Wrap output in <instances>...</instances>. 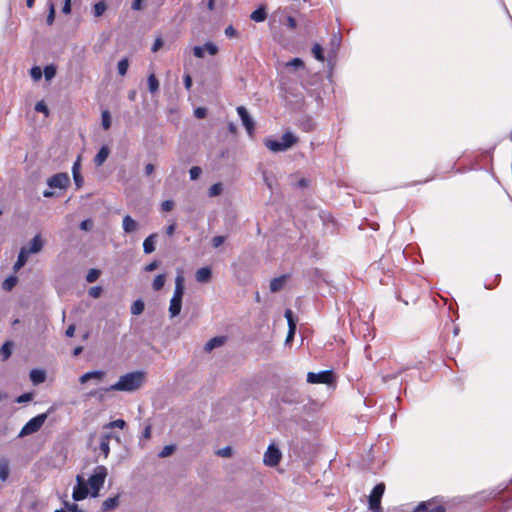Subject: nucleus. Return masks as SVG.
<instances>
[{
	"label": "nucleus",
	"instance_id": "obj_1",
	"mask_svg": "<svg viewBox=\"0 0 512 512\" xmlns=\"http://www.w3.org/2000/svg\"><path fill=\"white\" fill-rule=\"evenodd\" d=\"M146 373L144 371H134L122 375L118 382L111 385L109 388H104L105 392L108 391H127L133 392L138 390L144 383Z\"/></svg>",
	"mask_w": 512,
	"mask_h": 512
},
{
	"label": "nucleus",
	"instance_id": "obj_2",
	"mask_svg": "<svg viewBox=\"0 0 512 512\" xmlns=\"http://www.w3.org/2000/svg\"><path fill=\"white\" fill-rule=\"evenodd\" d=\"M299 142V138L292 132H285L280 140L267 138L264 140L265 146L272 152H283L293 147Z\"/></svg>",
	"mask_w": 512,
	"mask_h": 512
},
{
	"label": "nucleus",
	"instance_id": "obj_3",
	"mask_svg": "<svg viewBox=\"0 0 512 512\" xmlns=\"http://www.w3.org/2000/svg\"><path fill=\"white\" fill-rule=\"evenodd\" d=\"M107 474L108 472L105 466L100 465L94 469V473L88 479V484L92 489V497L99 495V491L105 482Z\"/></svg>",
	"mask_w": 512,
	"mask_h": 512
},
{
	"label": "nucleus",
	"instance_id": "obj_4",
	"mask_svg": "<svg viewBox=\"0 0 512 512\" xmlns=\"http://www.w3.org/2000/svg\"><path fill=\"white\" fill-rule=\"evenodd\" d=\"M50 409L47 413L39 414L36 417L29 420L21 429L19 433V437H25L27 435L33 434L40 430L44 422L46 421L48 414L51 412Z\"/></svg>",
	"mask_w": 512,
	"mask_h": 512
},
{
	"label": "nucleus",
	"instance_id": "obj_5",
	"mask_svg": "<svg viewBox=\"0 0 512 512\" xmlns=\"http://www.w3.org/2000/svg\"><path fill=\"white\" fill-rule=\"evenodd\" d=\"M385 492V484L379 483L375 485L369 495V509L373 512H381V498Z\"/></svg>",
	"mask_w": 512,
	"mask_h": 512
},
{
	"label": "nucleus",
	"instance_id": "obj_6",
	"mask_svg": "<svg viewBox=\"0 0 512 512\" xmlns=\"http://www.w3.org/2000/svg\"><path fill=\"white\" fill-rule=\"evenodd\" d=\"M334 381V374L331 370H324L319 373L308 372L307 374V382L310 384L331 385Z\"/></svg>",
	"mask_w": 512,
	"mask_h": 512
},
{
	"label": "nucleus",
	"instance_id": "obj_7",
	"mask_svg": "<svg viewBox=\"0 0 512 512\" xmlns=\"http://www.w3.org/2000/svg\"><path fill=\"white\" fill-rule=\"evenodd\" d=\"M282 459V453L280 449L274 444H270L264 453L263 463L268 467L277 466Z\"/></svg>",
	"mask_w": 512,
	"mask_h": 512
},
{
	"label": "nucleus",
	"instance_id": "obj_8",
	"mask_svg": "<svg viewBox=\"0 0 512 512\" xmlns=\"http://www.w3.org/2000/svg\"><path fill=\"white\" fill-rule=\"evenodd\" d=\"M69 184L70 178L67 173H57L47 180V185L50 188L66 189Z\"/></svg>",
	"mask_w": 512,
	"mask_h": 512
},
{
	"label": "nucleus",
	"instance_id": "obj_9",
	"mask_svg": "<svg viewBox=\"0 0 512 512\" xmlns=\"http://www.w3.org/2000/svg\"><path fill=\"white\" fill-rule=\"evenodd\" d=\"M76 481L77 486L73 490L72 497L75 501H80L88 496L89 490L87 488V484L83 476L77 475Z\"/></svg>",
	"mask_w": 512,
	"mask_h": 512
},
{
	"label": "nucleus",
	"instance_id": "obj_10",
	"mask_svg": "<svg viewBox=\"0 0 512 512\" xmlns=\"http://www.w3.org/2000/svg\"><path fill=\"white\" fill-rule=\"evenodd\" d=\"M413 512H446V508L442 504H436L433 500L420 502Z\"/></svg>",
	"mask_w": 512,
	"mask_h": 512
},
{
	"label": "nucleus",
	"instance_id": "obj_11",
	"mask_svg": "<svg viewBox=\"0 0 512 512\" xmlns=\"http://www.w3.org/2000/svg\"><path fill=\"white\" fill-rule=\"evenodd\" d=\"M237 112L239 116L241 117L242 123L245 126L247 132L249 135H252L254 122L250 115L248 114L247 110L243 106H239L237 108Z\"/></svg>",
	"mask_w": 512,
	"mask_h": 512
},
{
	"label": "nucleus",
	"instance_id": "obj_12",
	"mask_svg": "<svg viewBox=\"0 0 512 512\" xmlns=\"http://www.w3.org/2000/svg\"><path fill=\"white\" fill-rule=\"evenodd\" d=\"M80 161H81V156H78L77 160L75 161V163L73 164V167H72L73 179H74V182H75V185L77 188H81L84 183V179L80 173V169H81Z\"/></svg>",
	"mask_w": 512,
	"mask_h": 512
},
{
	"label": "nucleus",
	"instance_id": "obj_13",
	"mask_svg": "<svg viewBox=\"0 0 512 512\" xmlns=\"http://www.w3.org/2000/svg\"><path fill=\"white\" fill-rule=\"evenodd\" d=\"M123 230L125 233H134L138 230L139 224L131 216L126 215L122 221Z\"/></svg>",
	"mask_w": 512,
	"mask_h": 512
},
{
	"label": "nucleus",
	"instance_id": "obj_14",
	"mask_svg": "<svg viewBox=\"0 0 512 512\" xmlns=\"http://www.w3.org/2000/svg\"><path fill=\"white\" fill-rule=\"evenodd\" d=\"M226 342V337L224 336H217L212 339H210L204 346V351L207 353H210L212 350H214L217 347H220L224 345Z\"/></svg>",
	"mask_w": 512,
	"mask_h": 512
},
{
	"label": "nucleus",
	"instance_id": "obj_15",
	"mask_svg": "<svg viewBox=\"0 0 512 512\" xmlns=\"http://www.w3.org/2000/svg\"><path fill=\"white\" fill-rule=\"evenodd\" d=\"M195 278L200 283H208L212 278V271L209 267H203L197 270Z\"/></svg>",
	"mask_w": 512,
	"mask_h": 512
},
{
	"label": "nucleus",
	"instance_id": "obj_16",
	"mask_svg": "<svg viewBox=\"0 0 512 512\" xmlns=\"http://www.w3.org/2000/svg\"><path fill=\"white\" fill-rule=\"evenodd\" d=\"M105 375H106V373L104 371H100V370H98V371H91V372H87V373L83 374L80 377L79 381L82 384L88 382L91 379H95L97 381H101V380H103Z\"/></svg>",
	"mask_w": 512,
	"mask_h": 512
},
{
	"label": "nucleus",
	"instance_id": "obj_17",
	"mask_svg": "<svg viewBox=\"0 0 512 512\" xmlns=\"http://www.w3.org/2000/svg\"><path fill=\"white\" fill-rule=\"evenodd\" d=\"M184 295V277L182 274H178L175 279V290L173 294V298L181 299Z\"/></svg>",
	"mask_w": 512,
	"mask_h": 512
},
{
	"label": "nucleus",
	"instance_id": "obj_18",
	"mask_svg": "<svg viewBox=\"0 0 512 512\" xmlns=\"http://www.w3.org/2000/svg\"><path fill=\"white\" fill-rule=\"evenodd\" d=\"M182 309V300L177 298H171L169 305V315L170 318H174L178 316Z\"/></svg>",
	"mask_w": 512,
	"mask_h": 512
},
{
	"label": "nucleus",
	"instance_id": "obj_19",
	"mask_svg": "<svg viewBox=\"0 0 512 512\" xmlns=\"http://www.w3.org/2000/svg\"><path fill=\"white\" fill-rule=\"evenodd\" d=\"M43 241L40 235H36L29 243V247L27 248V253H38L42 250Z\"/></svg>",
	"mask_w": 512,
	"mask_h": 512
},
{
	"label": "nucleus",
	"instance_id": "obj_20",
	"mask_svg": "<svg viewBox=\"0 0 512 512\" xmlns=\"http://www.w3.org/2000/svg\"><path fill=\"white\" fill-rule=\"evenodd\" d=\"M157 237H158V235L156 233H153L144 240V242H143L144 253L150 254V253L154 252L155 242H156Z\"/></svg>",
	"mask_w": 512,
	"mask_h": 512
},
{
	"label": "nucleus",
	"instance_id": "obj_21",
	"mask_svg": "<svg viewBox=\"0 0 512 512\" xmlns=\"http://www.w3.org/2000/svg\"><path fill=\"white\" fill-rule=\"evenodd\" d=\"M288 278V275H281L279 277L273 278L270 282V290L272 292L280 291Z\"/></svg>",
	"mask_w": 512,
	"mask_h": 512
},
{
	"label": "nucleus",
	"instance_id": "obj_22",
	"mask_svg": "<svg viewBox=\"0 0 512 512\" xmlns=\"http://www.w3.org/2000/svg\"><path fill=\"white\" fill-rule=\"evenodd\" d=\"M110 150L107 146H102L96 156L94 157V163L96 166H101L108 158Z\"/></svg>",
	"mask_w": 512,
	"mask_h": 512
},
{
	"label": "nucleus",
	"instance_id": "obj_23",
	"mask_svg": "<svg viewBox=\"0 0 512 512\" xmlns=\"http://www.w3.org/2000/svg\"><path fill=\"white\" fill-rule=\"evenodd\" d=\"M28 255L29 254L27 253V248L26 247H22L20 252H19L17 261H16V263L13 266V270L15 272L18 271L20 268H22L26 264Z\"/></svg>",
	"mask_w": 512,
	"mask_h": 512
},
{
	"label": "nucleus",
	"instance_id": "obj_24",
	"mask_svg": "<svg viewBox=\"0 0 512 512\" xmlns=\"http://www.w3.org/2000/svg\"><path fill=\"white\" fill-rule=\"evenodd\" d=\"M10 473V466H9V460L5 457H2L0 459V480L5 482Z\"/></svg>",
	"mask_w": 512,
	"mask_h": 512
},
{
	"label": "nucleus",
	"instance_id": "obj_25",
	"mask_svg": "<svg viewBox=\"0 0 512 512\" xmlns=\"http://www.w3.org/2000/svg\"><path fill=\"white\" fill-rule=\"evenodd\" d=\"M118 505H119V495H117L115 497L107 498L102 503L101 509L103 512H108V511H111V510L115 509L116 507H118Z\"/></svg>",
	"mask_w": 512,
	"mask_h": 512
},
{
	"label": "nucleus",
	"instance_id": "obj_26",
	"mask_svg": "<svg viewBox=\"0 0 512 512\" xmlns=\"http://www.w3.org/2000/svg\"><path fill=\"white\" fill-rule=\"evenodd\" d=\"M113 437L112 433L104 434L100 440V450L104 454V457H108L110 453L109 441Z\"/></svg>",
	"mask_w": 512,
	"mask_h": 512
},
{
	"label": "nucleus",
	"instance_id": "obj_27",
	"mask_svg": "<svg viewBox=\"0 0 512 512\" xmlns=\"http://www.w3.org/2000/svg\"><path fill=\"white\" fill-rule=\"evenodd\" d=\"M274 351V345L272 341H266L261 344L260 351H258L262 357L268 359L272 356Z\"/></svg>",
	"mask_w": 512,
	"mask_h": 512
},
{
	"label": "nucleus",
	"instance_id": "obj_28",
	"mask_svg": "<svg viewBox=\"0 0 512 512\" xmlns=\"http://www.w3.org/2000/svg\"><path fill=\"white\" fill-rule=\"evenodd\" d=\"M14 347L13 341H6L0 348V355L2 356V360L6 361L10 358L12 354V349Z\"/></svg>",
	"mask_w": 512,
	"mask_h": 512
},
{
	"label": "nucleus",
	"instance_id": "obj_29",
	"mask_svg": "<svg viewBox=\"0 0 512 512\" xmlns=\"http://www.w3.org/2000/svg\"><path fill=\"white\" fill-rule=\"evenodd\" d=\"M46 379V373L43 370L34 369L30 372V380L34 384L43 383Z\"/></svg>",
	"mask_w": 512,
	"mask_h": 512
},
{
	"label": "nucleus",
	"instance_id": "obj_30",
	"mask_svg": "<svg viewBox=\"0 0 512 512\" xmlns=\"http://www.w3.org/2000/svg\"><path fill=\"white\" fill-rule=\"evenodd\" d=\"M144 309H145V304H144L143 300L138 299L131 306V314L136 315V316L140 315L143 313Z\"/></svg>",
	"mask_w": 512,
	"mask_h": 512
},
{
	"label": "nucleus",
	"instance_id": "obj_31",
	"mask_svg": "<svg viewBox=\"0 0 512 512\" xmlns=\"http://www.w3.org/2000/svg\"><path fill=\"white\" fill-rule=\"evenodd\" d=\"M148 89L152 94L159 90V81L154 74H150L148 77Z\"/></svg>",
	"mask_w": 512,
	"mask_h": 512
},
{
	"label": "nucleus",
	"instance_id": "obj_32",
	"mask_svg": "<svg viewBox=\"0 0 512 512\" xmlns=\"http://www.w3.org/2000/svg\"><path fill=\"white\" fill-rule=\"evenodd\" d=\"M165 281H166V275L165 274H159L155 277L154 281H153V284H152V287L155 291H159L161 290L164 285H165Z\"/></svg>",
	"mask_w": 512,
	"mask_h": 512
},
{
	"label": "nucleus",
	"instance_id": "obj_33",
	"mask_svg": "<svg viewBox=\"0 0 512 512\" xmlns=\"http://www.w3.org/2000/svg\"><path fill=\"white\" fill-rule=\"evenodd\" d=\"M17 281H18V279L16 276H9L2 283V288L5 291H11L16 286Z\"/></svg>",
	"mask_w": 512,
	"mask_h": 512
},
{
	"label": "nucleus",
	"instance_id": "obj_34",
	"mask_svg": "<svg viewBox=\"0 0 512 512\" xmlns=\"http://www.w3.org/2000/svg\"><path fill=\"white\" fill-rule=\"evenodd\" d=\"M107 9V5L105 1H99L97 2L93 7V13L95 17H100L104 14V12Z\"/></svg>",
	"mask_w": 512,
	"mask_h": 512
},
{
	"label": "nucleus",
	"instance_id": "obj_35",
	"mask_svg": "<svg viewBox=\"0 0 512 512\" xmlns=\"http://www.w3.org/2000/svg\"><path fill=\"white\" fill-rule=\"evenodd\" d=\"M223 192V185L222 183H215L213 184L209 190H208V195L209 197H216V196H219L221 193Z\"/></svg>",
	"mask_w": 512,
	"mask_h": 512
},
{
	"label": "nucleus",
	"instance_id": "obj_36",
	"mask_svg": "<svg viewBox=\"0 0 512 512\" xmlns=\"http://www.w3.org/2000/svg\"><path fill=\"white\" fill-rule=\"evenodd\" d=\"M176 445L170 444L163 447V449L159 452L158 456L160 458H166L172 455L176 451Z\"/></svg>",
	"mask_w": 512,
	"mask_h": 512
},
{
	"label": "nucleus",
	"instance_id": "obj_37",
	"mask_svg": "<svg viewBox=\"0 0 512 512\" xmlns=\"http://www.w3.org/2000/svg\"><path fill=\"white\" fill-rule=\"evenodd\" d=\"M312 53L317 60L324 61L323 48L321 47L320 44L316 43L313 45Z\"/></svg>",
	"mask_w": 512,
	"mask_h": 512
},
{
	"label": "nucleus",
	"instance_id": "obj_38",
	"mask_svg": "<svg viewBox=\"0 0 512 512\" xmlns=\"http://www.w3.org/2000/svg\"><path fill=\"white\" fill-rule=\"evenodd\" d=\"M100 274H101L100 270L90 269L86 275V281L88 283H93L99 278Z\"/></svg>",
	"mask_w": 512,
	"mask_h": 512
},
{
	"label": "nucleus",
	"instance_id": "obj_39",
	"mask_svg": "<svg viewBox=\"0 0 512 512\" xmlns=\"http://www.w3.org/2000/svg\"><path fill=\"white\" fill-rule=\"evenodd\" d=\"M216 455L223 458H230L233 455V450L230 446H225L216 451Z\"/></svg>",
	"mask_w": 512,
	"mask_h": 512
},
{
	"label": "nucleus",
	"instance_id": "obj_40",
	"mask_svg": "<svg viewBox=\"0 0 512 512\" xmlns=\"http://www.w3.org/2000/svg\"><path fill=\"white\" fill-rule=\"evenodd\" d=\"M102 127L108 130L111 127V115L108 110L102 112Z\"/></svg>",
	"mask_w": 512,
	"mask_h": 512
},
{
	"label": "nucleus",
	"instance_id": "obj_41",
	"mask_svg": "<svg viewBox=\"0 0 512 512\" xmlns=\"http://www.w3.org/2000/svg\"><path fill=\"white\" fill-rule=\"evenodd\" d=\"M129 67V62L127 58H123L118 62V73L121 76H124L127 73Z\"/></svg>",
	"mask_w": 512,
	"mask_h": 512
},
{
	"label": "nucleus",
	"instance_id": "obj_42",
	"mask_svg": "<svg viewBox=\"0 0 512 512\" xmlns=\"http://www.w3.org/2000/svg\"><path fill=\"white\" fill-rule=\"evenodd\" d=\"M46 80H51L56 75V68L53 65H48L43 70Z\"/></svg>",
	"mask_w": 512,
	"mask_h": 512
},
{
	"label": "nucleus",
	"instance_id": "obj_43",
	"mask_svg": "<svg viewBox=\"0 0 512 512\" xmlns=\"http://www.w3.org/2000/svg\"><path fill=\"white\" fill-rule=\"evenodd\" d=\"M64 507L66 511L70 512H86L85 510L81 509L76 503H70L68 501L63 502Z\"/></svg>",
	"mask_w": 512,
	"mask_h": 512
},
{
	"label": "nucleus",
	"instance_id": "obj_44",
	"mask_svg": "<svg viewBox=\"0 0 512 512\" xmlns=\"http://www.w3.org/2000/svg\"><path fill=\"white\" fill-rule=\"evenodd\" d=\"M54 20H55V6H54V3L50 2L49 3V12L47 15L46 22L48 25H52L54 23Z\"/></svg>",
	"mask_w": 512,
	"mask_h": 512
},
{
	"label": "nucleus",
	"instance_id": "obj_45",
	"mask_svg": "<svg viewBox=\"0 0 512 512\" xmlns=\"http://www.w3.org/2000/svg\"><path fill=\"white\" fill-rule=\"evenodd\" d=\"M126 425V422L123 420V419H117V420H114V421H111L109 422L108 424L105 425V428H120V429H123Z\"/></svg>",
	"mask_w": 512,
	"mask_h": 512
},
{
	"label": "nucleus",
	"instance_id": "obj_46",
	"mask_svg": "<svg viewBox=\"0 0 512 512\" xmlns=\"http://www.w3.org/2000/svg\"><path fill=\"white\" fill-rule=\"evenodd\" d=\"M42 74H43V71L38 66L33 67L30 71V75H31L32 79L35 81L40 80L42 77Z\"/></svg>",
	"mask_w": 512,
	"mask_h": 512
},
{
	"label": "nucleus",
	"instance_id": "obj_47",
	"mask_svg": "<svg viewBox=\"0 0 512 512\" xmlns=\"http://www.w3.org/2000/svg\"><path fill=\"white\" fill-rule=\"evenodd\" d=\"M287 67L303 68L304 62L300 58H294L286 63Z\"/></svg>",
	"mask_w": 512,
	"mask_h": 512
},
{
	"label": "nucleus",
	"instance_id": "obj_48",
	"mask_svg": "<svg viewBox=\"0 0 512 512\" xmlns=\"http://www.w3.org/2000/svg\"><path fill=\"white\" fill-rule=\"evenodd\" d=\"M202 173V169L198 166H194L189 170L191 180H197Z\"/></svg>",
	"mask_w": 512,
	"mask_h": 512
},
{
	"label": "nucleus",
	"instance_id": "obj_49",
	"mask_svg": "<svg viewBox=\"0 0 512 512\" xmlns=\"http://www.w3.org/2000/svg\"><path fill=\"white\" fill-rule=\"evenodd\" d=\"M266 17H267V13H266L265 6L258 5V10H257V20H258V22L264 21L266 19Z\"/></svg>",
	"mask_w": 512,
	"mask_h": 512
},
{
	"label": "nucleus",
	"instance_id": "obj_50",
	"mask_svg": "<svg viewBox=\"0 0 512 512\" xmlns=\"http://www.w3.org/2000/svg\"><path fill=\"white\" fill-rule=\"evenodd\" d=\"M175 203L173 200H165L161 204V209L164 212H170L174 209Z\"/></svg>",
	"mask_w": 512,
	"mask_h": 512
},
{
	"label": "nucleus",
	"instance_id": "obj_51",
	"mask_svg": "<svg viewBox=\"0 0 512 512\" xmlns=\"http://www.w3.org/2000/svg\"><path fill=\"white\" fill-rule=\"evenodd\" d=\"M35 110H36L37 112L44 113L46 116L49 114L48 107H47V105L45 104V102H44V101H39V102L35 105Z\"/></svg>",
	"mask_w": 512,
	"mask_h": 512
},
{
	"label": "nucleus",
	"instance_id": "obj_52",
	"mask_svg": "<svg viewBox=\"0 0 512 512\" xmlns=\"http://www.w3.org/2000/svg\"><path fill=\"white\" fill-rule=\"evenodd\" d=\"M94 223L91 219H86L80 223V229L84 231L92 230Z\"/></svg>",
	"mask_w": 512,
	"mask_h": 512
},
{
	"label": "nucleus",
	"instance_id": "obj_53",
	"mask_svg": "<svg viewBox=\"0 0 512 512\" xmlns=\"http://www.w3.org/2000/svg\"><path fill=\"white\" fill-rule=\"evenodd\" d=\"M32 398H33L32 393H24V394L20 395L19 397H17L15 401L17 403H26V402L31 401Z\"/></svg>",
	"mask_w": 512,
	"mask_h": 512
},
{
	"label": "nucleus",
	"instance_id": "obj_54",
	"mask_svg": "<svg viewBox=\"0 0 512 512\" xmlns=\"http://www.w3.org/2000/svg\"><path fill=\"white\" fill-rule=\"evenodd\" d=\"M102 293V288L100 286H94V287H91L88 291V294L93 297V298H98L100 297Z\"/></svg>",
	"mask_w": 512,
	"mask_h": 512
},
{
	"label": "nucleus",
	"instance_id": "obj_55",
	"mask_svg": "<svg viewBox=\"0 0 512 512\" xmlns=\"http://www.w3.org/2000/svg\"><path fill=\"white\" fill-rule=\"evenodd\" d=\"M285 318L288 322V327H291L292 324H296V319L294 318L293 312L291 309H286Z\"/></svg>",
	"mask_w": 512,
	"mask_h": 512
},
{
	"label": "nucleus",
	"instance_id": "obj_56",
	"mask_svg": "<svg viewBox=\"0 0 512 512\" xmlns=\"http://www.w3.org/2000/svg\"><path fill=\"white\" fill-rule=\"evenodd\" d=\"M295 332H296V324H292L291 327H288V333H287L286 340H285L286 343H289L290 341H292V339L294 338Z\"/></svg>",
	"mask_w": 512,
	"mask_h": 512
},
{
	"label": "nucleus",
	"instance_id": "obj_57",
	"mask_svg": "<svg viewBox=\"0 0 512 512\" xmlns=\"http://www.w3.org/2000/svg\"><path fill=\"white\" fill-rule=\"evenodd\" d=\"M204 48L209 52L210 55H215L218 52L217 46L211 42H207L204 45Z\"/></svg>",
	"mask_w": 512,
	"mask_h": 512
},
{
	"label": "nucleus",
	"instance_id": "obj_58",
	"mask_svg": "<svg viewBox=\"0 0 512 512\" xmlns=\"http://www.w3.org/2000/svg\"><path fill=\"white\" fill-rule=\"evenodd\" d=\"M207 110L204 107H198L194 110V115L198 119H202L206 116Z\"/></svg>",
	"mask_w": 512,
	"mask_h": 512
},
{
	"label": "nucleus",
	"instance_id": "obj_59",
	"mask_svg": "<svg viewBox=\"0 0 512 512\" xmlns=\"http://www.w3.org/2000/svg\"><path fill=\"white\" fill-rule=\"evenodd\" d=\"M225 241L224 236H215L212 238V245L214 248H218L220 245H222Z\"/></svg>",
	"mask_w": 512,
	"mask_h": 512
},
{
	"label": "nucleus",
	"instance_id": "obj_60",
	"mask_svg": "<svg viewBox=\"0 0 512 512\" xmlns=\"http://www.w3.org/2000/svg\"><path fill=\"white\" fill-rule=\"evenodd\" d=\"M204 50L205 48L204 47H201V46H195L193 48V54L195 57L197 58H203L204 57Z\"/></svg>",
	"mask_w": 512,
	"mask_h": 512
},
{
	"label": "nucleus",
	"instance_id": "obj_61",
	"mask_svg": "<svg viewBox=\"0 0 512 512\" xmlns=\"http://www.w3.org/2000/svg\"><path fill=\"white\" fill-rule=\"evenodd\" d=\"M224 32L227 37L237 36V31L234 29V27L232 25H229L228 27H226Z\"/></svg>",
	"mask_w": 512,
	"mask_h": 512
},
{
	"label": "nucleus",
	"instance_id": "obj_62",
	"mask_svg": "<svg viewBox=\"0 0 512 512\" xmlns=\"http://www.w3.org/2000/svg\"><path fill=\"white\" fill-rule=\"evenodd\" d=\"M71 1L72 0H64V5L62 7V12L66 15L71 13Z\"/></svg>",
	"mask_w": 512,
	"mask_h": 512
},
{
	"label": "nucleus",
	"instance_id": "obj_63",
	"mask_svg": "<svg viewBox=\"0 0 512 512\" xmlns=\"http://www.w3.org/2000/svg\"><path fill=\"white\" fill-rule=\"evenodd\" d=\"M159 266V262L158 261H152L151 263H149L148 265L145 266V271L147 272H152L154 270H156Z\"/></svg>",
	"mask_w": 512,
	"mask_h": 512
},
{
	"label": "nucleus",
	"instance_id": "obj_64",
	"mask_svg": "<svg viewBox=\"0 0 512 512\" xmlns=\"http://www.w3.org/2000/svg\"><path fill=\"white\" fill-rule=\"evenodd\" d=\"M163 46V40L161 38H157L152 46V51L157 52Z\"/></svg>",
	"mask_w": 512,
	"mask_h": 512
}]
</instances>
